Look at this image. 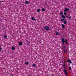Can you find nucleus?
<instances>
[{
	"instance_id": "nucleus-1",
	"label": "nucleus",
	"mask_w": 76,
	"mask_h": 76,
	"mask_svg": "<svg viewBox=\"0 0 76 76\" xmlns=\"http://www.w3.org/2000/svg\"><path fill=\"white\" fill-rule=\"evenodd\" d=\"M45 29L46 31H49L50 30V27L46 26L45 27Z\"/></svg>"
},
{
	"instance_id": "nucleus-2",
	"label": "nucleus",
	"mask_w": 76,
	"mask_h": 76,
	"mask_svg": "<svg viewBox=\"0 0 76 76\" xmlns=\"http://www.w3.org/2000/svg\"><path fill=\"white\" fill-rule=\"evenodd\" d=\"M64 73H65L66 76H68V74H67V70H66V69H64Z\"/></svg>"
},
{
	"instance_id": "nucleus-3",
	"label": "nucleus",
	"mask_w": 76,
	"mask_h": 76,
	"mask_svg": "<svg viewBox=\"0 0 76 76\" xmlns=\"http://www.w3.org/2000/svg\"><path fill=\"white\" fill-rule=\"evenodd\" d=\"M62 42L63 44H64L65 43V39L64 38H63L62 39Z\"/></svg>"
},
{
	"instance_id": "nucleus-4",
	"label": "nucleus",
	"mask_w": 76,
	"mask_h": 76,
	"mask_svg": "<svg viewBox=\"0 0 76 76\" xmlns=\"http://www.w3.org/2000/svg\"><path fill=\"white\" fill-rule=\"evenodd\" d=\"M64 64L63 65V67H64V69H65L66 68V64L65 63V62H64Z\"/></svg>"
},
{
	"instance_id": "nucleus-5",
	"label": "nucleus",
	"mask_w": 76,
	"mask_h": 76,
	"mask_svg": "<svg viewBox=\"0 0 76 76\" xmlns=\"http://www.w3.org/2000/svg\"><path fill=\"white\" fill-rule=\"evenodd\" d=\"M67 62L68 63H72V61H71V60H67Z\"/></svg>"
},
{
	"instance_id": "nucleus-6",
	"label": "nucleus",
	"mask_w": 76,
	"mask_h": 76,
	"mask_svg": "<svg viewBox=\"0 0 76 76\" xmlns=\"http://www.w3.org/2000/svg\"><path fill=\"white\" fill-rule=\"evenodd\" d=\"M62 27L63 29L65 28V26H64V24H62Z\"/></svg>"
},
{
	"instance_id": "nucleus-7",
	"label": "nucleus",
	"mask_w": 76,
	"mask_h": 76,
	"mask_svg": "<svg viewBox=\"0 0 76 76\" xmlns=\"http://www.w3.org/2000/svg\"><path fill=\"white\" fill-rule=\"evenodd\" d=\"M62 18H63V19H65V18H66V16L64 15H62Z\"/></svg>"
},
{
	"instance_id": "nucleus-8",
	"label": "nucleus",
	"mask_w": 76,
	"mask_h": 76,
	"mask_svg": "<svg viewBox=\"0 0 76 76\" xmlns=\"http://www.w3.org/2000/svg\"><path fill=\"white\" fill-rule=\"evenodd\" d=\"M64 53H67V51L66 50H64Z\"/></svg>"
},
{
	"instance_id": "nucleus-9",
	"label": "nucleus",
	"mask_w": 76,
	"mask_h": 76,
	"mask_svg": "<svg viewBox=\"0 0 76 76\" xmlns=\"http://www.w3.org/2000/svg\"><path fill=\"white\" fill-rule=\"evenodd\" d=\"M67 8H65V10H64V12H67Z\"/></svg>"
},
{
	"instance_id": "nucleus-10",
	"label": "nucleus",
	"mask_w": 76,
	"mask_h": 76,
	"mask_svg": "<svg viewBox=\"0 0 76 76\" xmlns=\"http://www.w3.org/2000/svg\"><path fill=\"white\" fill-rule=\"evenodd\" d=\"M31 19L33 20H35V18H34V17H32Z\"/></svg>"
},
{
	"instance_id": "nucleus-11",
	"label": "nucleus",
	"mask_w": 76,
	"mask_h": 76,
	"mask_svg": "<svg viewBox=\"0 0 76 76\" xmlns=\"http://www.w3.org/2000/svg\"><path fill=\"white\" fill-rule=\"evenodd\" d=\"M65 19L64 18V19H61V22H63V20H65Z\"/></svg>"
},
{
	"instance_id": "nucleus-12",
	"label": "nucleus",
	"mask_w": 76,
	"mask_h": 76,
	"mask_svg": "<svg viewBox=\"0 0 76 76\" xmlns=\"http://www.w3.org/2000/svg\"><path fill=\"white\" fill-rule=\"evenodd\" d=\"M37 11L38 13H39V12H40V9H37Z\"/></svg>"
},
{
	"instance_id": "nucleus-13",
	"label": "nucleus",
	"mask_w": 76,
	"mask_h": 76,
	"mask_svg": "<svg viewBox=\"0 0 76 76\" xmlns=\"http://www.w3.org/2000/svg\"><path fill=\"white\" fill-rule=\"evenodd\" d=\"M22 45V42H19V45L20 46V45Z\"/></svg>"
},
{
	"instance_id": "nucleus-14",
	"label": "nucleus",
	"mask_w": 76,
	"mask_h": 76,
	"mask_svg": "<svg viewBox=\"0 0 76 76\" xmlns=\"http://www.w3.org/2000/svg\"><path fill=\"white\" fill-rule=\"evenodd\" d=\"M64 24H67V22L66 21H64Z\"/></svg>"
},
{
	"instance_id": "nucleus-15",
	"label": "nucleus",
	"mask_w": 76,
	"mask_h": 76,
	"mask_svg": "<svg viewBox=\"0 0 76 76\" xmlns=\"http://www.w3.org/2000/svg\"><path fill=\"white\" fill-rule=\"evenodd\" d=\"M32 66H33V67H36V64H33L32 65Z\"/></svg>"
},
{
	"instance_id": "nucleus-16",
	"label": "nucleus",
	"mask_w": 76,
	"mask_h": 76,
	"mask_svg": "<svg viewBox=\"0 0 76 76\" xmlns=\"http://www.w3.org/2000/svg\"><path fill=\"white\" fill-rule=\"evenodd\" d=\"M42 11H43V12H45V11L44 8H42Z\"/></svg>"
},
{
	"instance_id": "nucleus-17",
	"label": "nucleus",
	"mask_w": 76,
	"mask_h": 76,
	"mask_svg": "<svg viewBox=\"0 0 76 76\" xmlns=\"http://www.w3.org/2000/svg\"><path fill=\"white\" fill-rule=\"evenodd\" d=\"M25 3H26V4H28L29 3V2H28V1H26L25 2Z\"/></svg>"
},
{
	"instance_id": "nucleus-18",
	"label": "nucleus",
	"mask_w": 76,
	"mask_h": 76,
	"mask_svg": "<svg viewBox=\"0 0 76 76\" xmlns=\"http://www.w3.org/2000/svg\"><path fill=\"white\" fill-rule=\"evenodd\" d=\"M29 64V62H25V64Z\"/></svg>"
},
{
	"instance_id": "nucleus-19",
	"label": "nucleus",
	"mask_w": 76,
	"mask_h": 76,
	"mask_svg": "<svg viewBox=\"0 0 76 76\" xmlns=\"http://www.w3.org/2000/svg\"><path fill=\"white\" fill-rule=\"evenodd\" d=\"M4 38H7V36L6 35H4Z\"/></svg>"
},
{
	"instance_id": "nucleus-20",
	"label": "nucleus",
	"mask_w": 76,
	"mask_h": 76,
	"mask_svg": "<svg viewBox=\"0 0 76 76\" xmlns=\"http://www.w3.org/2000/svg\"><path fill=\"white\" fill-rule=\"evenodd\" d=\"M56 35H58V34H59V33L58 32H56Z\"/></svg>"
},
{
	"instance_id": "nucleus-21",
	"label": "nucleus",
	"mask_w": 76,
	"mask_h": 76,
	"mask_svg": "<svg viewBox=\"0 0 76 76\" xmlns=\"http://www.w3.org/2000/svg\"><path fill=\"white\" fill-rule=\"evenodd\" d=\"M65 44H68V42H67V40H66V42H65Z\"/></svg>"
},
{
	"instance_id": "nucleus-22",
	"label": "nucleus",
	"mask_w": 76,
	"mask_h": 76,
	"mask_svg": "<svg viewBox=\"0 0 76 76\" xmlns=\"http://www.w3.org/2000/svg\"><path fill=\"white\" fill-rule=\"evenodd\" d=\"M72 69V68H71V67L69 66V70H71Z\"/></svg>"
},
{
	"instance_id": "nucleus-23",
	"label": "nucleus",
	"mask_w": 76,
	"mask_h": 76,
	"mask_svg": "<svg viewBox=\"0 0 76 76\" xmlns=\"http://www.w3.org/2000/svg\"><path fill=\"white\" fill-rule=\"evenodd\" d=\"M11 48L12 50H15V48L14 47H12Z\"/></svg>"
},
{
	"instance_id": "nucleus-24",
	"label": "nucleus",
	"mask_w": 76,
	"mask_h": 76,
	"mask_svg": "<svg viewBox=\"0 0 76 76\" xmlns=\"http://www.w3.org/2000/svg\"><path fill=\"white\" fill-rule=\"evenodd\" d=\"M63 12H61L60 13V15H63Z\"/></svg>"
},
{
	"instance_id": "nucleus-25",
	"label": "nucleus",
	"mask_w": 76,
	"mask_h": 76,
	"mask_svg": "<svg viewBox=\"0 0 76 76\" xmlns=\"http://www.w3.org/2000/svg\"><path fill=\"white\" fill-rule=\"evenodd\" d=\"M27 44H30V42H27Z\"/></svg>"
},
{
	"instance_id": "nucleus-26",
	"label": "nucleus",
	"mask_w": 76,
	"mask_h": 76,
	"mask_svg": "<svg viewBox=\"0 0 76 76\" xmlns=\"http://www.w3.org/2000/svg\"><path fill=\"white\" fill-rule=\"evenodd\" d=\"M64 15H67V13L66 12H64Z\"/></svg>"
},
{
	"instance_id": "nucleus-27",
	"label": "nucleus",
	"mask_w": 76,
	"mask_h": 76,
	"mask_svg": "<svg viewBox=\"0 0 76 76\" xmlns=\"http://www.w3.org/2000/svg\"><path fill=\"white\" fill-rule=\"evenodd\" d=\"M71 18V16L69 17V19H70Z\"/></svg>"
},
{
	"instance_id": "nucleus-28",
	"label": "nucleus",
	"mask_w": 76,
	"mask_h": 76,
	"mask_svg": "<svg viewBox=\"0 0 76 76\" xmlns=\"http://www.w3.org/2000/svg\"><path fill=\"white\" fill-rule=\"evenodd\" d=\"M64 48H66V47L65 46H64Z\"/></svg>"
},
{
	"instance_id": "nucleus-29",
	"label": "nucleus",
	"mask_w": 76,
	"mask_h": 76,
	"mask_svg": "<svg viewBox=\"0 0 76 76\" xmlns=\"http://www.w3.org/2000/svg\"><path fill=\"white\" fill-rule=\"evenodd\" d=\"M70 10V9L69 8L67 9V10Z\"/></svg>"
},
{
	"instance_id": "nucleus-30",
	"label": "nucleus",
	"mask_w": 76,
	"mask_h": 76,
	"mask_svg": "<svg viewBox=\"0 0 76 76\" xmlns=\"http://www.w3.org/2000/svg\"><path fill=\"white\" fill-rule=\"evenodd\" d=\"M1 48H0V52H1Z\"/></svg>"
},
{
	"instance_id": "nucleus-31",
	"label": "nucleus",
	"mask_w": 76,
	"mask_h": 76,
	"mask_svg": "<svg viewBox=\"0 0 76 76\" xmlns=\"http://www.w3.org/2000/svg\"><path fill=\"white\" fill-rule=\"evenodd\" d=\"M66 18H68V16H66Z\"/></svg>"
},
{
	"instance_id": "nucleus-32",
	"label": "nucleus",
	"mask_w": 76,
	"mask_h": 76,
	"mask_svg": "<svg viewBox=\"0 0 76 76\" xmlns=\"http://www.w3.org/2000/svg\"><path fill=\"white\" fill-rule=\"evenodd\" d=\"M53 76H54V74L52 75Z\"/></svg>"
},
{
	"instance_id": "nucleus-33",
	"label": "nucleus",
	"mask_w": 76,
	"mask_h": 76,
	"mask_svg": "<svg viewBox=\"0 0 76 76\" xmlns=\"http://www.w3.org/2000/svg\"><path fill=\"white\" fill-rule=\"evenodd\" d=\"M0 2H2V1H0Z\"/></svg>"
},
{
	"instance_id": "nucleus-34",
	"label": "nucleus",
	"mask_w": 76,
	"mask_h": 76,
	"mask_svg": "<svg viewBox=\"0 0 76 76\" xmlns=\"http://www.w3.org/2000/svg\"><path fill=\"white\" fill-rule=\"evenodd\" d=\"M18 44L19 45V43H18Z\"/></svg>"
},
{
	"instance_id": "nucleus-35",
	"label": "nucleus",
	"mask_w": 76,
	"mask_h": 76,
	"mask_svg": "<svg viewBox=\"0 0 76 76\" xmlns=\"http://www.w3.org/2000/svg\"><path fill=\"white\" fill-rule=\"evenodd\" d=\"M12 76H13V75H12Z\"/></svg>"
}]
</instances>
